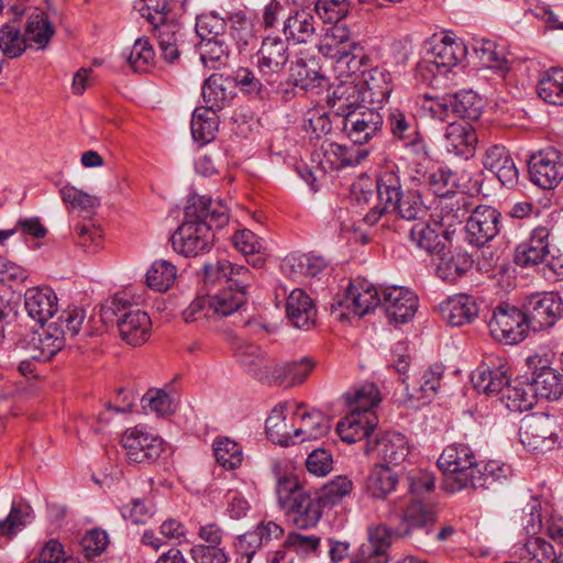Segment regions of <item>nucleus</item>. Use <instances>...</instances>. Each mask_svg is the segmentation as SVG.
I'll list each match as a JSON object with an SVG mask.
<instances>
[{
    "instance_id": "3",
    "label": "nucleus",
    "mask_w": 563,
    "mask_h": 563,
    "mask_svg": "<svg viewBox=\"0 0 563 563\" xmlns=\"http://www.w3.org/2000/svg\"><path fill=\"white\" fill-rule=\"evenodd\" d=\"M100 319L106 325L117 324L122 340L130 345H141L150 336L152 322L147 313L120 295L101 305Z\"/></svg>"
},
{
    "instance_id": "30",
    "label": "nucleus",
    "mask_w": 563,
    "mask_h": 563,
    "mask_svg": "<svg viewBox=\"0 0 563 563\" xmlns=\"http://www.w3.org/2000/svg\"><path fill=\"white\" fill-rule=\"evenodd\" d=\"M288 519L299 529H308L316 526L322 510L319 496L312 497L307 492L297 495L292 501L283 508Z\"/></svg>"
},
{
    "instance_id": "9",
    "label": "nucleus",
    "mask_w": 563,
    "mask_h": 563,
    "mask_svg": "<svg viewBox=\"0 0 563 563\" xmlns=\"http://www.w3.org/2000/svg\"><path fill=\"white\" fill-rule=\"evenodd\" d=\"M492 335L507 344L521 342L530 328L525 310L508 303L499 305L488 323Z\"/></svg>"
},
{
    "instance_id": "32",
    "label": "nucleus",
    "mask_w": 563,
    "mask_h": 563,
    "mask_svg": "<svg viewBox=\"0 0 563 563\" xmlns=\"http://www.w3.org/2000/svg\"><path fill=\"white\" fill-rule=\"evenodd\" d=\"M477 144V135L468 122L450 123L444 133V147L448 153L468 158L473 156Z\"/></svg>"
},
{
    "instance_id": "53",
    "label": "nucleus",
    "mask_w": 563,
    "mask_h": 563,
    "mask_svg": "<svg viewBox=\"0 0 563 563\" xmlns=\"http://www.w3.org/2000/svg\"><path fill=\"white\" fill-rule=\"evenodd\" d=\"M234 247L242 253L250 265L260 268L264 265L263 240L250 230H241L233 236Z\"/></svg>"
},
{
    "instance_id": "59",
    "label": "nucleus",
    "mask_w": 563,
    "mask_h": 563,
    "mask_svg": "<svg viewBox=\"0 0 563 563\" xmlns=\"http://www.w3.org/2000/svg\"><path fill=\"white\" fill-rule=\"evenodd\" d=\"M176 266L168 261L159 260L152 264L146 273L148 287L157 290H167L176 279Z\"/></svg>"
},
{
    "instance_id": "46",
    "label": "nucleus",
    "mask_w": 563,
    "mask_h": 563,
    "mask_svg": "<svg viewBox=\"0 0 563 563\" xmlns=\"http://www.w3.org/2000/svg\"><path fill=\"white\" fill-rule=\"evenodd\" d=\"M324 162L331 168L340 169L345 166L357 165L368 155L364 148L347 147L338 143L324 141L321 145Z\"/></svg>"
},
{
    "instance_id": "54",
    "label": "nucleus",
    "mask_w": 563,
    "mask_h": 563,
    "mask_svg": "<svg viewBox=\"0 0 563 563\" xmlns=\"http://www.w3.org/2000/svg\"><path fill=\"white\" fill-rule=\"evenodd\" d=\"M344 398L350 411L356 410L362 413L374 412L373 409L380 402L379 390L374 384L350 389L344 394Z\"/></svg>"
},
{
    "instance_id": "13",
    "label": "nucleus",
    "mask_w": 563,
    "mask_h": 563,
    "mask_svg": "<svg viewBox=\"0 0 563 563\" xmlns=\"http://www.w3.org/2000/svg\"><path fill=\"white\" fill-rule=\"evenodd\" d=\"M212 228L206 222H183L170 238L174 251L190 257L209 252L213 244Z\"/></svg>"
},
{
    "instance_id": "45",
    "label": "nucleus",
    "mask_w": 563,
    "mask_h": 563,
    "mask_svg": "<svg viewBox=\"0 0 563 563\" xmlns=\"http://www.w3.org/2000/svg\"><path fill=\"white\" fill-rule=\"evenodd\" d=\"M511 473V466L500 461L490 460L486 463H477L468 487L488 489L495 483L507 479Z\"/></svg>"
},
{
    "instance_id": "51",
    "label": "nucleus",
    "mask_w": 563,
    "mask_h": 563,
    "mask_svg": "<svg viewBox=\"0 0 563 563\" xmlns=\"http://www.w3.org/2000/svg\"><path fill=\"white\" fill-rule=\"evenodd\" d=\"M537 92L544 102L563 106V69L552 67L545 71L538 81Z\"/></svg>"
},
{
    "instance_id": "19",
    "label": "nucleus",
    "mask_w": 563,
    "mask_h": 563,
    "mask_svg": "<svg viewBox=\"0 0 563 563\" xmlns=\"http://www.w3.org/2000/svg\"><path fill=\"white\" fill-rule=\"evenodd\" d=\"M229 221V210L221 201L191 195L187 200L184 222H206L210 228H223Z\"/></svg>"
},
{
    "instance_id": "21",
    "label": "nucleus",
    "mask_w": 563,
    "mask_h": 563,
    "mask_svg": "<svg viewBox=\"0 0 563 563\" xmlns=\"http://www.w3.org/2000/svg\"><path fill=\"white\" fill-rule=\"evenodd\" d=\"M378 289L367 279L356 278L350 283L345 295L336 301L339 307H345L356 316L363 317L382 302Z\"/></svg>"
},
{
    "instance_id": "27",
    "label": "nucleus",
    "mask_w": 563,
    "mask_h": 563,
    "mask_svg": "<svg viewBox=\"0 0 563 563\" xmlns=\"http://www.w3.org/2000/svg\"><path fill=\"white\" fill-rule=\"evenodd\" d=\"M483 165L498 178L503 186L514 188L518 184V168L505 146L493 145L487 148L483 157Z\"/></svg>"
},
{
    "instance_id": "33",
    "label": "nucleus",
    "mask_w": 563,
    "mask_h": 563,
    "mask_svg": "<svg viewBox=\"0 0 563 563\" xmlns=\"http://www.w3.org/2000/svg\"><path fill=\"white\" fill-rule=\"evenodd\" d=\"M27 314L43 325L57 311V297L51 288L33 287L24 294Z\"/></svg>"
},
{
    "instance_id": "28",
    "label": "nucleus",
    "mask_w": 563,
    "mask_h": 563,
    "mask_svg": "<svg viewBox=\"0 0 563 563\" xmlns=\"http://www.w3.org/2000/svg\"><path fill=\"white\" fill-rule=\"evenodd\" d=\"M303 407L296 402L295 437L298 443L321 439L330 430V422L321 411L302 410Z\"/></svg>"
},
{
    "instance_id": "34",
    "label": "nucleus",
    "mask_w": 563,
    "mask_h": 563,
    "mask_svg": "<svg viewBox=\"0 0 563 563\" xmlns=\"http://www.w3.org/2000/svg\"><path fill=\"white\" fill-rule=\"evenodd\" d=\"M442 318L453 327L468 324L478 314V307L472 296L460 294L439 305Z\"/></svg>"
},
{
    "instance_id": "5",
    "label": "nucleus",
    "mask_w": 563,
    "mask_h": 563,
    "mask_svg": "<svg viewBox=\"0 0 563 563\" xmlns=\"http://www.w3.org/2000/svg\"><path fill=\"white\" fill-rule=\"evenodd\" d=\"M289 62V49L286 40L267 36L256 54V68L267 86L279 91L285 77V67Z\"/></svg>"
},
{
    "instance_id": "44",
    "label": "nucleus",
    "mask_w": 563,
    "mask_h": 563,
    "mask_svg": "<svg viewBox=\"0 0 563 563\" xmlns=\"http://www.w3.org/2000/svg\"><path fill=\"white\" fill-rule=\"evenodd\" d=\"M54 33L55 30L46 13L31 14L27 18L23 33L26 47L36 51L45 49Z\"/></svg>"
},
{
    "instance_id": "36",
    "label": "nucleus",
    "mask_w": 563,
    "mask_h": 563,
    "mask_svg": "<svg viewBox=\"0 0 563 563\" xmlns=\"http://www.w3.org/2000/svg\"><path fill=\"white\" fill-rule=\"evenodd\" d=\"M286 314L294 327L309 330L316 322L317 310L312 299L302 289L296 288L287 297Z\"/></svg>"
},
{
    "instance_id": "24",
    "label": "nucleus",
    "mask_w": 563,
    "mask_h": 563,
    "mask_svg": "<svg viewBox=\"0 0 563 563\" xmlns=\"http://www.w3.org/2000/svg\"><path fill=\"white\" fill-rule=\"evenodd\" d=\"M549 231L540 227L534 229L527 241L521 242L515 251V263L523 268H529L544 263L549 255Z\"/></svg>"
},
{
    "instance_id": "50",
    "label": "nucleus",
    "mask_w": 563,
    "mask_h": 563,
    "mask_svg": "<svg viewBox=\"0 0 563 563\" xmlns=\"http://www.w3.org/2000/svg\"><path fill=\"white\" fill-rule=\"evenodd\" d=\"M387 125L393 139L400 143L421 134L415 115L398 108L389 110Z\"/></svg>"
},
{
    "instance_id": "41",
    "label": "nucleus",
    "mask_w": 563,
    "mask_h": 563,
    "mask_svg": "<svg viewBox=\"0 0 563 563\" xmlns=\"http://www.w3.org/2000/svg\"><path fill=\"white\" fill-rule=\"evenodd\" d=\"M409 239L418 249L430 254L441 253L450 246L435 222H416L409 230Z\"/></svg>"
},
{
    "instance_id": "25",
    "label": "nucleus",
    "mask_w": 563,
    "mask_h": 563,
    "mask_svg": "<svg viewBox=\"0 0 563 563\" xmlns=\"http://www.w3.org/2000/svg\"><path fill=\"white\" fill-rule=\"evenodd\" d=\"M364 453H376L384 464L399 465L409 454L406 437L399 432H386L378 437L374 443L367 441Z\"/></svg>"
},
{
    "instance_id": "52",
    "label": "nucleus",
    "mask_w": 563,
    "mask_h": 563,
    "mask_svg": "<svg viewBox=\"0 0 563 563\" xmlns=\"http://www.w3.org/2000/svg\"><path fill=\"white\" fill-rule=\"evenodd\" d=\"M398 476L384 463H377L367 478V490L374 498H385L395 490Z\"/></svg>"
},
{
    "instance_id": "42",
    "label": "nucleus",
    "mask_w": 563,
    "mask_h": 563,
    "mask_svg": "<svg viewBox=\"0 0 563 563\" xmlns=\"http://www.w3.org/2000/svg\"><path fill=\"white\" fill-rule=\"evenodd\" d=\"M286 41L308 43L316 33V19L308 9L295 10L284 22Z\"/></svg>"
},
{
    "instance_id": "11",
    "label": "nucleus",
    "mask_w": 563,
    "mask_h": 563,
    "mask_svg": "<svg viewBox=\"0 0 563 563\" xmlns=\"http://www.w3.org/2000/svg\"><path fill=\"white\" fill-rule=\"evenodd\" d=\"M526 365L537 398L556 400L563 395V376L550 366L548 358L533 354L526 358Z\"/></svg>"
},
{
    "instance_id": "48",
    "label": "nucleus",
    "mask_w": 563,
    "mask_h": 563,
    "mask_svg": "<svg viewBox=\"0 0 563 563\" xmlns=\"http://www.w3.org/2000/svg\"><path fill=\"white\" fill-rule=\"evenodd\" d=\"M472 49L484 68L493 69L504 76L509 70V63L495 42L486 38L475 40Z\"/></svg>"
},
{
    "instance_id": "40",
    "label": "nucleus",
    "mask_w": 563,
    "mask_h": 563,
    "mask_svg": "<svg viewBox=\"0 0 563 563\" xmlns=\"http://www.w3.org/2000/svg\"><path fill=\"white\" fill-rule=\"evenodd\" d=\"M358 84L363 86L366 101L372 104L383 103L393 91L390 74L386 69L378 67L363 71Z\"/></svg>"
},
{
    "instance_id": "4",
    "label": "nucleus",
    "mask_w": 563,
    "mask_h": 563,
    "mask_svg": "<svg viewBox=\"0 0 563 563\" xmlns=\"http://www.w3.org/2000/svg\"><path fill=\"white\" fill-rule=\"evenodd\" d=\"M467 55V47L460 38L445 34L433 45L417 66V77L432 82L438 74L445 75Z\"/></svg>"
},
{
    "instance_id": "37",
    "label": "nucleus",
    "mask_w": 563,
    "mask_h": 563,
    "mask_svg": "<svg viewBox=\"0 0 563 563\" xmlns=\"http://www.w3.org/2000/svg\"><path fill=\"white\" fill-rule=\"evenodd\" d=\"M319 52L325 57L341 60L352 55L355 43L349 29L343 24H333L322 36L318 45Z\"/></svg>"
},
{
    "instance_id": "31",
    "label": "nucleus",
    "mask_w": 563,
    "mask_h": 563,
    "mask_svg": "<svg viewBox=\"0 0 563 563\" xmlns=\"http://www.w3.org/2000/svg\"><path fill=\"white\" fill-rule=\"evenodd\" d=\"M439 254L435 274L448 283H455L466 275L473 266L472 256L463 249L448 246Z\"/></svg>"
},
{
    "instance_id": "39",
    "label": "nucleus",
    "mask_w": 563,
    "mask_h": 563,
    "mask_svg": "<svg viewBox=\"0 0 563 563\" xmlns=\"http://www.w3.org/2000/svg\"><path fill=\"white\" fill-rule=\"evenodd\" d=\"M152 31L162 57L168 63L176 60L180 54V46L184 44V33L180 24L169 20L153 26Z\"/></svg>"
},
{
    "instance_id": "26",
    "label": "nucleus",
    "mask_w": 563,
    "mask_h": 563,
    "mask_svg": "<svg viewBox=\"0 0 563 563\" xmlns=\"http://www.w3.org/2000/svg\"><path fill=\"white\" fill-rule=\"evenodd\" d=\"M367 533V542L362 544L351 563H387L393 531L385 525H376L371 526Z\"/></svg>"
},
{
    "instance_id": "1",
    "label": "nucleus",
    "mask_w": 563,
    "mask_h": 563,
    "mask_svg": "<svg viewBox=\"0 0 563 563\" xmlns=\"http://www.w3.org/2000/svg\"><path fill=\"white\" fill-rule=\"evenodd\" d=\"M205 282L208 284H228L214 294L208 292L209 309L214 318L230 316L243 308L246 302L247 289L253 283V275L243 265L232 264L227 260L203 266Z\"/></svg>"
},
{
    "instance_id": "14",
    "label": "nucleus",
    "mask_w": 563,
    "mask_h": 563,
    "mask_svg": "<svg viewBox=\"0 0 563 563\" xmlns=\"http://www.w3.org/2000/svg\"><path fill=\"white\" fill-rule=\"evenodd\" d=\"M65 345V332L57 323L31 333L29 339L20 340L18 347L25 350L30 358L37 362L51 361Z\"/></svg>"
},
{
    "instance_id": "10",
    "label": "nucleus",
    "mask_w": 563,
    "mask_h": 563,
    "mask_svg": "<svg viewBox=\"0 0 563 563\" xmlns=\"http://www.w3.org/2000/svg\"><path fill=\"white\" fill-rule=\"evenodd\" d=\"M530 180L544 190L556 188L563 180V154L547 147L532 154L528 162Z\"/></svg>"
},
{
    "instance_id": "38",
    "label": "nucleus",
    "mask_w": 563,
    "mask_h": 563,
    "mask_svg": "<svg viewBox=\"0 0 563 563\" xmlns=\"http://www.w3.org/2000/svg\"><path fill=\"white\" fill-rule=\"evenodd\" d=\"M235 85L231 77L212 74L202 87V98L207 109L217 112L227 107L235 95Z\"/></svg>"
},
{
    "instance_id": "22",
    "label": "nucleus",
    "mask_w": 563,
    "mask_h": 563,
    "mask_svg": "<svg viewBox=\"0 0 563 563\" xmlns=\"http://www.w3.org/2000/svg\"><path fill=\"white\" fill-rule=\"evenodd\" d=\"M382 302L388 319L395 323L410 321L418 309V297L408 288L390 286L382 290Z\"/></svg>"
},
{
    "instance_id": "60",
    "label": "nucleus",
    "mask_w": 563,
    "mask_h": 563,
    "mask_svg": "<svg viewBox=\"0 0 563 563\" xmlns=\"http://www.w3.org/2000/svg\"><path fill=\"white\" fill-rule=\"evenodd\" d=\"M59 195L63 202L71 210L90 213L100 206V199L97 196L89 195L70 185L63 186L59 189Z\"/></svg>"
},
{
    "instance_id": "49",
    "label": "nucleus",
    "mask_w": 563,
    "mask_h": 563,
    "mask_svg": "<svg viewBox=\"0 0 563 563\" xmlns=\"http://www.w3.org/2000/svg\"><path fill=\"white\" fill-rule=\"evenodd\" d=\"M443 374L442 365L435 364L427 369L419 383L406 385L409 400L428 402L438 391Z\"/></svg>"
},
{
    "instance_id": "8",
    "label": "nucleus",
    "mask_w": 563,
    "mask_h": 563,
    "mask_svg": "<svg viewBox=\"0 0 563 563\" xmlns=\"http://www.w3.org/2000/svg\"><path fill=\"white\" fill-rule=\"evenodd\" d=\"M129 463L152 464L165 451V441L157 434L136 426L128 429L121 439Z\"/></svg>"
},
{
    "instance_id": "15",
    "label": "nucleus",
    "mask_w": 563,
    "mask_h": 563,
    "mask_svg": "<svg viewBox=\"0 0 563 563\" xmlns=\"http://www.w3.org/2000/svg\"><path fill=\"white\" fill-rule=\"evenodd\" d=\"M404 194L397 172L393 169L380 172L376 180L377 202L369 207V210L364 214V222L368 225L376 224L385 213L390 212Z\"/></svg>"
},
{
    "instance_id": "55",
    "label": "nucleus",
    "mask_w": 563,
    "mask_h": 563,
    "mask_svg": "<svg viewBox=\"0 0 563 563\" xmlns=\"http://www.w3.org/2000/svg\"><path fill=\"white\" fill-rule=\"evenodd\" d=\"M230 49L224 37L200 42V59L206 68L220 70L228 66Z\"/></svg>"
},
{
    "instance_id": "57",
    "label": "nucleus",
    "mask_w": 563,
    "mask_h": 563,
    "mask_svg": "<svg viewBox=\"0 0 563 563\" xmlns=\"http://www.w3.org/2000/svg\"><path fill=\"white\" fill-rule=\"evenodd\" d=\"M450 106L453 112L465 120H476L479 118L483 101L472 90H462L450 97Z\"/></svg>"
},
{
    "instance_id": "6",
    "label": "nucleus",
    "mask_w": 563,
    "mask_h": 563,
    "mask_svg": "<svg viewBox=\"0 0 563 563\" xmlns=\"http://www.w3.org/2000/svg\"><path fill=\"white\" fill-rule=\"evenodd\" d=\"M438 520L435 506L420 499H412L405 507L395 534L402 539H410L422 544L424 538L430 536Z\"/></svg>"
},
{
    "instance_id": "63",
    "label": "nucleus",
    "mask_w": 563,
    "mask_h": 563,
    "mask_svg": "<svg viewBox=\"0 0 563 563\" xmlns=\"http://www.w3.org/2000/svg\"><path fill=\"white\" fill-rule=\"evenodd\" d=\"M390 211H396L405 220H420L427 214V207L418 191H407L398 199Z\"/></svg>"
},
{
    "instance_id": "17",
    "label": "nucleus",
    "mask_w": 563,
    "mask_h": 563,
    "mask_svg": "<svg viewBox=\"0 0 563 563\" xmlns=\"http://www.w3.org/2000/svg\"><path fill=\"white\" fill-rule=\"evenodd\" d=\"M383 123V115L376 109L364 106L347 112L343 119V131L354 144L363 145L382 131Z\"/></svg>"
},
{
    "instance_id": "61",
    "label": "nucleus",
    "mask_w": 563,
    "mask_h": 563,
    "mask_svg": "<svg viewBox=\"0 0 563 563\" xmlns=\"http://www.w3.org/2000/svg\"><path fill=\"white\" fill-rule=\"evenodd\" d=\"M213 451L218 464L227 470L239 467L243 461L240 444L228 438L218 439L213 444Z\"/></svg>"
},
{
    "instance_id": "56",
    "label": "nucleus",
    "mask_w": 563,
    "mask_h": 563,
    "mask_svg": "<svg viewBox=\"0 0 563 563\" xmlns=\"http://www.w3.org/2000/svg\"><path fill=\"white\" fill-rule=\"evenodd\" d=\"M218 129L216 112L207 108L196 109L191 118V134L196 141L208 143L213 140Z\"/></svg>"
},
{
    "instance_id": "62",
    "label": "nucleus",
    "mask_w": 563,
    "mask_h": 563,
    "mask_svg": "<svg viewBox=\"0 0 563 563\" xmlns=\"http://www.w3.org/2000/svg\"><path fill=\"white\" fill-rule=\"evenodd\" d=\"M32 515V508L27 504L13 503L8 517L0 520V536L12 538L25 527Z\"/></svg>"
},
{
    "instance_id": "43",
    "label": "nucleus",
    "mask_w": 563,
    "mask_h": 563,
    "mask_svg": "<svg viewBox=\"0 0 563 563\" xmlns=\"http://www.w3.org/2000/svg\"><path fill=\"white\" fill-rule=\"evenodd\" d=\"M467 209L464 201L446 199L441 201L439 220L434 221L439 229L442 231L444 239L449 245H453V239L455 235V228L467 221Z\"/></svg>"
},
{
    "instance_id": "20",
    "label": "nucleus",
    "mask_w": 563,
    "mask_h": 563,
    "mask_svg": "<svg viewBox=\"0 0 563 563\" xmlns=\"http://www.w3.org/2000/svg\"><path fill=\"white\" fill-rule=\"evenodd\" d=\"M296 402L287 401L275 407L266 419V434L272 442L288 446L298 443L295 437Z\"/></svg>"
},
{
    "instance_id": "2",
    "label": "nucleus",
    "mask_w": 563,
    "mask_h": 563,
    "mask_svg": "<svg viewBox=\"0 0 563 563\" xmlns=\"http://www.w3.org/2000/svg\"><path fill=\"white\" fill-rule=\"evenodd\" d=\"M472 382L479 393L488 396L501 394V401L514 412L532 409L537 400L530 378L526 375L510 383L503 366L492 369L487 365H481L472 374Z\"/></svg>"
},
{
    "instance_id": "58",
    "label": "nucleus",
    "mask_w": 563,
    "mask_h": 563,
    "mask_svg": "<svg viewBox=\"0 0 563 563\" xmlns=\"http://www.w3.org/2000/svg\"><path fill=\"white\" fill-rule=\"evenodd\" d=\"M556 550L543 538H529L519 548L520 560L525 563H552Z\"/></svg>"
},
{
    "instance_id": "64",
    "label": "nucleus",
    "mask_w": 563,
    "mask_h": 563,
    "mask_svg": "<svg viewBox=\"0 0 563 563\" xmlns=\"http://www.w3.org/2000/svg\"><path fill=\"white\" fill-rule=\"evenodd\" d=\"M227 22L216 12L201 13L196 19V33L202 41L224 37Z\"/></svg>"
},
{
    "instance_id": "12",
    "label": "nucleus",
    "mask_w": 563,
    "mask_h": 563,
    "mask_svg": "<svg viewBox=\"0 0 563 563\" xmlns=\"http://www.w3.org/2000/svg\"><path fill=\"white\" fill-rule=\"evenodd\" d=\"M529 325L534 330L553 327L563 312V300L559 294L534 292L522 305Z\"/></svg>"
},
{
    "instance_id": "16",
    "label": "nucleus",
    "mask_w": 563,
    "mask_h": 563,
    "mask_svg": "<svg viewBox=\"0 0 563 563\" xmlns=\"http://www.w3.org/2000/svg\"><path fill=\"white\" fill-rule=\"evenodd\" d=\"M501 229V213L494 207L477 206L467 217L466 240L475 246H483L498 235Z\"/></svg>"
},
{
    "instance_id": "29",
    "label": "nucleus",
    "mask_w": 563,
    "mask_h": 563,
    "mask_svg": "<svg viewBox=\"0 0 563 563\" xmlns=\"http://www.w3.org/2000/svg\"><path fill=\"white\" fill-rule=\"evenodd\" d=\"M378 422L375 412L362 413L356 410L347 415L336 424V432L342 441L355 443L363 439L369 440Z\"/></svg>"
},
{
    "instance_id": "47",
    "label": "nucleus",
    "mask_w": 563,
    "mask_h": 563,
    "mask_svg": "<svg viewBox=\"0 0 563 563\" xmlns=\"http://www.w3.org/2000/svg\"><path fill=\"white\" fill-rule=\"evenodd\" d=\"M235 356L241 365L254 377L264 379L271 368V361L262 349L252 343L240 344L235 349Z\"/></svg>"
},
{
    "instance_id": "23",
    "label": "nucleus",
    "mask_w": 563,
    "mask_h": 563,
    "mask_svg": "<svg viewBox=\"0 0 563 563\" xmlns=\"http://www.w3.org/2000/svg\"><path fill=\"white\" fill-rule=\"evenodd\" d=\"M366 102L363 86L358 84L356 78H349L340 81L333 87L328 97V106L331 112L341 118L347 117L349 111H356L364 107Z\"/></svg>"
},
{
    "instance_id": "7",
    "label": "nucleus",
    "mask_w": 563,
    "mask_h": 563,
    "mask_svg": "<svg viewBox=\"0 0 563 563\" xmlns=\"http://www.w3.org/2000/svg\"><path fill=\"white\" fill-rule=\"evenodd\" d=\"M477 461L472 449L466 444L448 445L438 459L439 468L451 481V489L460 490L470 485Z\"/></svg>"
},
{
    "instance_id": "18",
    "label": "nucleus",
    "mask_w": 563,
    "mask_h": 563,
    "mask_svg": "<svg viewBox=\"0 0 563 563\" xmlns=\"http://www.w3.org/2000/svg\"><path fill=\"white\" fill-rule=\"evenodd\" d=\"M520 441L528 451L545 452L552 450L558 441L553 421L547 416H529L519 429Z\"/></svg>"
},
{
    "instance_id": "35",
    "label": "nucleus",
    "mask_w": 563,
    "mask_h": 563,
    "mask_svg": "<svg viewBox=\"0 0 563 563\" xmlns=\"http://www.w3.org/2000/svg\"><path fill=\"white\" fill-rule=\"evenodd\" d=\"M288 80L294 87L303 91H314L325 84L327 79L320 71L316 58H296L290 64Z\"/></svg>"
}]
</instances>
